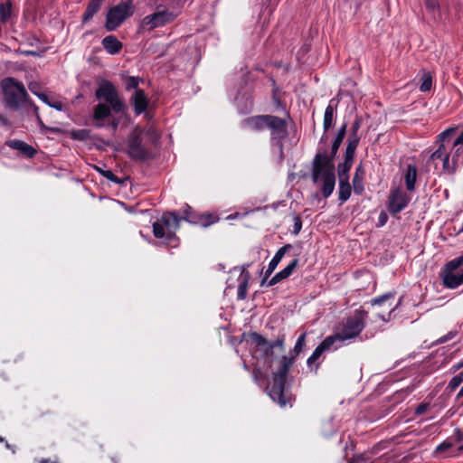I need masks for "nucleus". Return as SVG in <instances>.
Returning <instances> with one entry per match:
<instances>
[{
    "label": "nucleus",
    "instance_id": "obj_49",
    "mask_svg": "<svg viewBox=\"0 0 463 463\" xmlns=\"http://www.w3.org/2000/svg\"><path fill=\"white\" fill-rule=\"evenodd\" d=\"M254 214H255V210H252L250 212H247V213H236L235 214H230L227 217V219H236V218L246 219V218L250 217L251 215H254Z\"/></svg>",
    "mask_w": 463,
    "mask_h": 463
},
{
    "label": "nucleus",
    "instance_id": "obj_5",
    "mask_svg": "<svg viewBox=\"0 0 463 463\" xmlns=\"http://www.w3.org/2000/svg\"><path fill=\"white\" fill-rule=\"evenodd\" d=\"M367 317V311L360 307L346 317L339 332L329 335V337L334 338L335 345L334 349H338L345 344L353 342L364 328Z\"/></svg>",
    "mask_w": 463,
    "mask_h": 463
},
{
    "label": "nucleus",
    "instance_id": "obj_43",
    "mask_svg": "<svg viewBox=\"0 0 463 463\" xmlns=\"http://www.w3.org/2000/svg\"><path fill=\"white\" fill-rule=\"evenodd\" d=\"M100 174L114 184H122V181L110 170H99Z\"/></svg>",
    "mask_w": 463,
    "mask_h": 463
},
{
    "label": "nucleus",
    "instance_id": "obj_8",
    "mask_svg": "<svg viewBox=\"0 0 463 463\" xmlns=\"http://www.w3.org/2000/svg\"><path fill=\"white\" fill-rule=\"evenodd\" d=\"M453 131L452 128H448L438 136V148L430 156V160H440L442 162V170L449 175L454 174L457 169L450 159V153L449 152L450 137Z\"/></svg>",
    "mask_w": 463,
    "mask_h": 463
},
{
    "label": "nucleus",
    "instance_id": "obj_52",
    "mask_svg": "<svg viewBox=\"0 0 463 463\" xmlns=\"http://www.w3.org/2000/svg\"><path fill=\"white\" fill-rule=\"evenodd\" d=\"M360 461H364V463H373V460H370L364 455H359L357 457L353 458L348 463H360Z\"/></svg>",
    "mask_w": 463,
    "mask_h": 463
},
{
    "label": "nucleus",
    "instance_id": "obj_3",
    "mask_svg": "<svg viewBox=\"0 0 463 463\" xmlns=\"http://www.w3.org/2000/svg\"><path fill=\"white\" fill-rule=\"evenodd\" d=\"M275 113L262 114V129L269 133V142L274 153L278 155L279 162L284 158L283 141L288 136V123L290 117H279Z\"/></svg>",
    "mask_w": 463,
    "mask_h": 463
},
{
    "label": "nucleus",
    "instance_id": "obj_21",
    "mask_svg": "<svg viewBox=\"0 0 463 463\" xmlns=\"http://www.w3.org/2000/svg\"><path fill=\"white\" fill-rule=\"evenodd\" d=\"M365 170L362 163L356 168L353 177V188L355 194L361 195L364 191V179Z\"/></svg>",
    "mask_w": 463,
    "mask_h": 463
},
{
    "label": "nucleus",
    "instance_id": "obj_26",
    "mask_svg": "<svg viewBox=\"0 0 463 463\" xmlns=\"http://www.w3.org/2000/svg\"><path fill=\"white\" fill-rule=\"evenodd\" d=\"M417 180V168L415 165L409 164L406 168L404 175L405 185L408 191L411 192L415 190V184Z\"/></svg>",
    "mask_w": 463,
    "mask_h": 463
},
{
    "label": "nucleus",
    "instance_id": "obj_29",
    "mask_svg": "<svg viewBox=\"0 0 463 463\" xmlns=\"http://www.w3.org/2000/svg\"><path fill=\"white\" fill-rule=\"evenodd\" d=\"M248 280H249V274L245 272L244 270H241L239 273L238 277V291H237V298L238 299H245L247 295V289H248Z\"/></svg>",
    "mask_w": 463,
    "mask_h": 463
},
{
    "label": "nucleus",
    "instance_id": "obj_16",
    "mask_svg": "<svg viewBox=\"0 0 463 463\" xmlns=\"http://www.w3.org/2000/svg\"><path fill=\"white\" fill-rule=\"evenodd\" d=\"M129 102L133 107L135 114L137 116L144 113L149 105V99L144 90H137L134 91L130 97Z\"/></svg>",
    "mask_w": 463,
    "mask_h": 463
},
{
    "label": "nucleus",
    "instance_id": "obj_40",
    "mask_svg": "<svg viewBox=\"0 0 463 463\" xmlns=\"http://www.w3.org/2000/svg\"><path fill=\"white\" fill-rule=\"evenodd\" d=\"M142 81H143V80L139 77L129 76L126 79L125 88L127 90H135V91H136L137 90H140L138 88V85Z\"/></svg>",
    "mask_w": 463,
    "mask_h": 463
},
{
    "label": "nucleus",
    "instance_id": "obj_51",
    "mask_svg": "<svg viewBox=\"0 0 463 463\" xmlns=\"http://www.w3.org/2000/svg\"><path fill=\"white\" fill-rule=\"evenodd\" d=\"M347 123L345 122L337 130V133L335 135V137H337V138H340V139H343L345 138V135H346V129H347Z\"/></svg>",
    "mask_w": 463,
    "mask_h": 463
},
{
    "label": "nucleus",
    "instance_id": "obj_30",
    "mask_svg": "<svg viewBox=\"0 0 463 463\" xmlns=\"http://www.w3.org/2000/svg\"><path fill=\"white\" fill-rule=\"evenodd\" d=\"M13 15V3L11 0L0 3V23L6 24Z\"/></svg>",
    "mask_w": 463,
    "mask_h": 463
},
{
    "label": "nucleus",
    "instance_id": "obj_22",
    "mask_svg": "<svg viewBox=\"0 0 463 463\" xmlns=\"http://www.w3.org/2000/svg\"><path fill=\"white\" fill-rule=\"evenodd\" d=\"M101 44L109 54L119 53L123 47L122 43L115 35L104 37Z\"/></svg>",
    "mask_w": 463,
    "mask_h": 463
},
{
    "label": "nucleus",
    "instance_id": "obj_44",
    "mask_svg": "<svg viewBox=\"0 0 463 463\" xmlns=\"http://www.w3.org/2000/svg\"><path fill=\"white\" fill-rule=\"evenodd\" d=\"M302 229V220L298 215L293 217V228L291 230V233L294 235H298Z\"/></svg>",
    "mask_w": 463,
    "mask_h": 463
},
{
    "label": "nucleus",
    "instance_id": "obj_38",
    "mask_svg": "<svg viewBox=\"0 0 463 463\" xmlns=\"http://www.w3.org/2000/svg\"><path fill=\"white\" fill-rule=\"evenodd\" d=\"M463 265V256L455 258L447 262L441 271L454 272L457 269Z\"/></svg>",
    "mask_w": 463,
    "mask_h": 463
},
{
    "label": "nucleus",
    "instance_id": "obj_62",
    "mask_svg": "<svg viewBox=\"0 0 463 463\" xmlns=\"http://www.w3.org/2000/svg\"><path fill=\"white\" fill-rule=\"evenodd\" d=\"M462 367H463V361H462V362L458 363L457 364H455V365L453 366L454 371H457V370H458V369H460V368H462Z\"/></svg>",
    "mask_w": 463,
    "mask_h": 463
},
{
    "label": "nucleus",
    "instance_id": "obj_55",
    "mask_svg": "<svg viewBox=\"0 0 463 463\" xmlns=\"http://www.w3.org/2000/svg\"><path fill=\"white\" fill-rule=\"evenodd\" d=\"M328 139L327 132H323V135L321 136L319 142H318V149L322 148V145H326Z\"/></svg>",
    "mask_w": 463,
    "mask_h": 463
},
{
    "label": "nucleus",
    "instance_id": "obj_4",
    "mask_svg": "<svg viewBox=\"0 0 463 463\" xmlns=\"http://www.w3.org/2000/svg\"><path fill=\"white\" fill-rule=\"evenodd\" d=\"M181 221L194 222L189 216L180 217L175 212H166L160 219L153 223V233L157 239H164L165 245L175 248L178 245L179 239L176 232L180 228Z\"/></svg>",
    "mask_w": 463,
    "mask_h": 463
},
{
    "label": "nucleus",
    "instance_id": "obj_58",
    "mask_svg": "<svg viewBox=\"0 0 463 463\" xmlns=\"http://www.w3.org/2000/svg\"><path fill=\"white\" fill-rule=\"evenodd\" d=\"M33 107V112L36 116L37 120H40L39 108L30 99L29 100Z\"/></svg>",
    "mask_w": 463,
    "mask_h": 463
},
{
    "label": "nucleus",
    "instance_id": "obj_53",
    "mask_svg": "<svg viewBox=\"0 0 463 463\" xmlns=\"http://www.w3.org/2000/svg\"><path fill=\"white\" fill-rule=\"evenodd\" d=\"M48 105L59 111H61L63 109V104L61 101L50 102L48 103Z\"/></svg>",
    "mask_w": 463,
    "mask_h": 463
},
{
    "label": "nucleus",
    "instance_id": "obj_6",
    "mask_svg": "<svg viewBox=\"0 0 463 463\" xmlns=\"http://www.w3.org/2000/svg\"><path fill=\"white\" fill-rule=\"evenodd\" d=\"M5 106L11 110L20 109L29 102L30 96L24 83L14 77H5L0 81Z\"/></svg>",
    "mask_w": 463,
    "mask_h": 463
},
{
    "label": "nucleus",
    "instance_id": "obj_54",
    "mask_svg": "<svg viewBox=\"0 0 463 463\" xmlns=\"http://www.w3.org/2000/svg\"><path fill=\"white\" fill-rule=\"evenodd\" d=\"M451 446H452V445H451V443H449V442H442V443H440V444L437 447L436 450H437V451H445V450H447L449 448H450Z\"/></svg>",
    "mask_w": 463,
    "mask_h": 463
},
{
    "label": "nucleus",
    "instance_id": "obj_24",
    "mask_svg": "<svg viewBox=\"0 0 463 463\" xmlns=\"http://www.w3.org/2000/svg\"><path fill=\"white\" fill-rule=\"evenodd\" d=\"M103 1L104 0H90L89 2L81 17L82 24H86L93 18V16L99 11Z\"/></svg>",
    "mask_w": 463,
    "mask_h": 463
},
{
    "label": "nucleus",
    "instance_id": "obj_59",
    "mask_svg": "<svg viewBox=\"0 0 463 463\" xmlns=\"http://www.w3.org/2000/svg\"><path fill=\"white\" fill-rule=\"evenodd\" d=\"M0 123L4 126L9 125L8 119L2 114H0Z\"/></svg>",
    "mask_w": 463,
    "mask_h": 463
},
{
    "label": "nucleus",
    "instance_id": "obj_41",
    "mask_svg": "<svg viewBox=\"0 0 463 463\" xmlns=\"http://www.w3.org/2000/svg\"><path fill=\"white\" fill-rule=\"evenodd\" d=\"M394 296H395V293H392V292L385 293L382 296L372 298L370 300V304L372 306H376V305L381 306V305H383L384 303H386L387 301H389L390 299H393Z\"/></svg>",
    "mask_w": 463,
    "mask_h": 463
},
{
    "label": "nucleus",
    "instance_id": "obj_19",
    "mask_svg": "<svg viewBox=\"0 0 463 463\" xmlns=\"http://www.w3.org/2000/svg\"><path fill=\"white\" fill-rule=\"evenodd\" d=\"M6 146L18 150L27 158H33L37 153L36 149H34L31 145L18 139H12L6 141Z\"/></svg>",
    "mask_w": 463,
    "mask_h": 463
},
{
    "label": "nucleus",
    "instance_id": "obj_28",
    "mask_svg": "<svg viewBox=\"0 0 463 463\" xmlns=\"http://www.w3.org/2000/svg\"><path fill=\"white\" fill-rule=\"evenodd\" d=\"M352 187L349 180H339L338 201L340 204L345 203L351 196Z\"/></svg>",
    "mask_w": 463,
    "mask_h": 463
},
{
    "label": "nucleus",
    "instance_id": "obj_33",
    "mask_svg": "<svg viewBox=\"0 0 463 463\" xmlns=\"http://www.w3.org/2000/svg\"><path fill=\"white\" fill-rule=\"evenodd\" d=\"M186 0H151L153 5H165L168 10L181 9L183 8Z\"/></svg>",
    "mask_w": 463,
    "mask_h": 463
},
{
    "label": "nucleus",
    "instance_id": "obj_7",
    "mask_svg": "<svg viewBox=\"0 0 463 463\" xmlns=\"http://www.w3.org/2000/svg\"><path fill=\"white\" fill-rule=\"evenodd\" d=\"M241 343H245L249 348L250 356L243 359L244 368L252 372L254 382L259 384L260 381V366L259 364L260 359V334L242 333Z\"/></svg>",
    "mask_w": 463,
    "mask_h": 463
},
{
    "label": "nucleus",
    "instance_id": "obj_39",
    "mask_svg": "<svg viewBox=\"0 0 463 463\" xmlns=\"http://www.w3.org/2000/svg\"><path fill=\"white\" fill-rule=\"evenodd\" d=\"M217 221H218V218L216 216H214L213 214L204 213L199 217V220L197 222L194 221V223L197 222L203 227H207L211 224H213Z\"/></svg>",
    "mask_w": 463,
    "mask_h": 463
},
{
    "label": "nucleus",
    "instance_id": "obj_48",
    "mask_svg": "<svg viewBox=\"0 0 463 463\" xmlns=\"http://www.w3.org/2000/svg\"><path fill=\"white\" fill-rule=\"evenodd\" d=\"M401 302H402V298H400V300H399L398 304H397L394 307H391L392 305H391V304H389L388 308H389L390 310H389V312H388L387 317H386L385 315H383V314H380V313H379V314L377 315V316H378V317H379L381 320L384 321V322L389 321V320H390V317H391L392 313V312L394 311V309H395V308H396V307L401 304Z\"/></svg>",
    "mask_w": 463,
    "mask_h": 463
},
{
    "label": "nucleus",
    "instance_id": "obj_63",
    "mask_svg": "<svg viewBox=\"0 0 463 463\" xmlns=\"http://www.w3.org/2000/svg\"><path fill=\"white\" fill-rule=\"evenodd\" d=\"M451 337H452V336H450V334H449V335H446V336H444V337H441V338L439 339V342H440V343H445L448 339H450Z\"/></svg>",
    "mask_w": 463,
    "mask_h": 463
},
{
    "label": "nucleus",
    "instance_id": "obj_36",
    "mask_svg": "<svg viewBox=\"0 0 463 463\" xmlns=\"http://www.w3.org/2000/svg\"><path fill=\"white\" fill-rule=\"evenodd\" d=\"M432 88V76L430 72H423L420 78V85L419 87L421 92L430 91Z\"/></svg>",
    "mask_w": 463,
    "mask_h": 463
},
{
    "label": "nucleus",
    "instance_id": "obj_60",
    "mask_svg": "<svg viewBox=\"0 0 463 463\" xmlns=\"http://www.w3.org/2000/svg\"><path fill=\"white\" fill-rule=\"evenodd\" d=\"M109 126L113 128V129H117L118 127V121L116 119V118H113L110 123H109Z\"/></svg>",
    "mask_w": 463,
    "mask_h": 463
},
{
    "label": "nucleus",
    "instance_id": "obj_25",
    "mask_svg": "<svg viewBox=\"0 0 463 463\" xmlns=\"http://www.w3.org/2000/svg\"><path fill=\"white\" fill-rule=\"evenodd\" d=\"M440 275L442 278L443 285L448 288H456L463 284L460 274H455L453 271H441Z\"/></svg>",
    "mask_w": 463,
    "mask_h": 463
},
{
    "label": "nucleus",
    "instance_id": "obj_27",
    "mask_svg": "<svg viewBox=\"0 0 463 463\" xmlns=\"http://www.w3.org/2000/svg\"><path fill=\"white\" fill-rule=\"evenodd\" d=\"M354 158L345 156V160L337 165L339 180H349V172L352 168Z\"/></svg>",
    "mask_w": 463,
    "mask_h": 463
},
{
    "label": "nucleus",
    "instance_id": "obj_32",
    "mask_svg": "<svg viewBox=\"0 0 463 463\" xmlns=\"http://www.w3.org/2000/svg\"><path fill=\"white\" fill-rule=\"evenodd\" d=\"M360 137L358 136H351L348 137L347 145L345 147V156L354 157L355 156V150L359 145Z\"/></svg>",
    "mask_w": 463,
    "mask_h": 463
},
{
    "label": "nucleus",
    "instance_id": "obj_45",
    "mask_svg": "<svg viewBox=\"0 0 463 463\" xmlns=\"http://www.w3.org/2000/svg\"><path fill=\"white\" fill-rule=\"evenodd\" d=\"M89 134H90V130L80 129L78 131L73 132L72 138L82 141V140H85L89 137Z\"/></svg>",
    "mask_w": 463,
    "mask_h": 463
},
{
    "label": "nucleus",
    "instance_id": "obj_50",
    "mask_svg": "<svg viewBox=\"0 0 463 463\" xmlns=\"http://www.w3.org/2000/svg\"><path fill=\"white\" fill-rule=\"evenodd\" d=\"M430 407V403L429 402H421L420 403L416 409H415V415H421L423 414L427 410L428 408Z\"/></svg>",
    "mask_w": 463,
    "mask_h": 463
},
{
    "label": "nucleus",
    "instance_id": "obj_9",
    "mask_svg": "<svg viewBox=\"0 0 463 463\" xmlns=\"http://www.w3.org/2000/svg\"><path fill=\"white\" fill-rule=\"evenodd\" d=\"M343 142V139L335 137L331 146L330 154H326V150L319 148L312 161V181L314 184L318 183V179L326 166L334 165V159Z\"/></svg>",
    "mask_w": 463,
    "mask_h": 463
},
{
    "label": "nucleus",
    "instance_id": "obj_56",
    "mask_svg": "<svg viewBox=\"0 0 463 463\" xmlns=\"http://www.w3.org/2000/svg\"><path fill=\"white\" fill-rule=\"evenodd\" d=\"M463 144V131L459 134V136L456 138L454 142H451V145L454 146H458Z\"/></svg>",
    "mask_w": 463,
    "mask_h": 463
},
{
    "label": "nucleus",
    "instance_id": "obj_10",
    "mask_svg": "<svg viewBox=\"0 0 463 463\" xmlns=\"http://www.w3.org/2000/svg\"><path fill=\"white\" fill-rule=\"evenodd\" d=\"M156 11L145 16L141 21V27L144 30L152 31L157 27H162L175 21L179 12L168 10L165 5H154Z\"/></svg>",
    "mask_w": 463,
    "mask_h": 463
},
{
    "label": "nucleus",
    "instance_id": "obj_23",
    "mask_svg": "<svg viewBox=\"0 0 463 463\" xmlns=\"http://www.w3.org/2000/svg\"><path fill=\"white\" fill-rule=\"evenodd\" d=\"M333 102L334 99H331L325 109L323 119V130H325V132H327L332 128L335 119V110L337 104L335 103L333 105Z\"/></svg>",
    "mask_w": 463,
    "mask_h": 463
},
{
    "label": "nucleus",
    "instance_id": "obj_31",
    "mask_svg": "<svg viewBox=\"0 0 463 463\" xmlns=\"http://www.w3.org/2000/svg\"><path fill=\"white\" fill-rule=\"evenodd\" d=\"M449 152L450 153V159L456 168H458L460 165L463 164V147L462 146H454V145L450 144Z\"/></svg>",
    "mask_w": 463,
    "mask_h": 463
},
{
    "label": "nucleus",
    "instance_id": "obj_37",
    "mask_svg": "<svg viewBox=\"0 0 463 463\" xmlns=\"http://www.w3.org/2000/svg\"><path fill=\"white\" fill-rule=\"evenodd\" d=\"M242 126L248 129L259 130L260 128V116L245 118L242 122Z\"/></svg>",
    "mask_w": 463,
    "mask_h": 463
},
{
    "label": "nucleus",
    "instance_id": "obj_35",
    "mask_svg": "<svg viewBox=\"0 0 463 463\" xmlns=\"http://www.w3.org/2000/svg\"><path fill=\"white\" fill-rule=\"evenodd\" d=\"M237 106L241 114H247L252 109L253 100L250 97L237 98Z\"/></svg>",
    "mask_w": 463,
    "mask_h": 463
},
{
    "label": "nucleus",
    "instance_id": "obj_20",
    "mask_svg": "<svg viewBox=\"0 0 463 463\" xmlns=\"http://www.w3.org/2000/svg\"><path fill=\"white\" fill-rule=\"evenodd\" d=\"M291 248V245L287 244L283 247L279 248L278 251L275 253L272 260L269 261L268 269L265 272L264 278H262V286L266 284L267 279L270 276V274L274 271V269L277 268L278 264L280 262L286 252L288 249Z\"/></svg>",
    "mask_w": 463,
    "mask_h": 463
},
{
    "label": "nucleus",
    "instance_id": "obj_2",
    "mask_svg": "<svg viewBox=\"0 0 463 463\" xmlns=\"http://www.w3.org/2000/svg\"><path fill=\"white\" fill-rule=\"evenodd\" d=\"M95 97L99 102L92 109L91 118L93 126L100 128L105 126L104 120L109 118L112 112L115 114H127L128 109L123 98L120 96L115 85L109 80H102L97 90Z\"/></svg>",
    "mask_w": 463,
    "mask_h": 463
},
{
    "label": "nucleus",
    "instance_id": "obj_57",
    "mask_svg": "<svg viewBox=\"0 0 463 463\" xmlns=\"http://www.w3.org/2000/svg\"><path fill=\"white\" fill-rule=\"evenodd\" d=\"M37 96L39 97V99L41 100H43L44 103H46L48 105V103H50L51 101L49 100V98L46 94L44 93H38Z\"/></svg>",
    "mask_w": 463,
    "mask_h": 463
},
{
    "label": "nucleus",
    "instance_id": "obj_1",
    "mask_svg": "<svg viewBox=\"0 0 463 463\" xmlns=\"http://www.w3.org/2000/svg\"><path fill=\"white\" fill-rule=\"evenodd\" d=\"M286 335L281 327L268 324L262 335V358L272 367V381L267 387L268 395L279 407H292L295 396L286 388L289 368L303 351L306 345V333L301 334L288 354L285 351Z\"/></svg>",
    "mask_w": 463,
    "mask_h": 463
},
{
    "label": "nucleus",
    "instance_id": "obj_12",
    "mask_svg": "<svg viewBox=\"0 0 463 463\" xmlns=\"http://www.w3.org/2000/svg\"><path fill=\"white\" fill-rule=\"evenodd\" d=\"M134 14V7L129 4H118L111 7L106 17L105 28L109 32L115 31L120 24Z\"/></svg>",
    "mask_w": 463,
    "mask_h": 463
},
{
    "label": "nucleus",
    "instance_id": "obj_46",
    "mask_svg": "<svg viewBox=\"0 0 463 463\" xmlns=\"http://www.w3.org/2000/svg\"><path fill=\"white\" fill-rule=\"evenodd\" d=\"M362 119L359 118H356L354 123L352 124L350 134L351 136H358V130L361 128Z\"/></svg>",
    "mask_w": 463,
    "mask_h": 463
},
{
    "label": "nucleus",
    "instance_id": "obj_17",
    "mask_svg": "<svg viewBox=\"0 0 463 463\" xmlns=\"http://www.w3.org/2000/svg\"><path fill=\"white\" fill-rule=\"evenodd\" d=\"M335 346L334 338L326 336L313 351L312 354L307 358V364L309 367L315 364L319 357L326 351L335 350Z\"/></svg>",
    "mask_w": 463,
    "mask_h": 463
},
{
    "label": "nucleus",
    "instance_id": "obj_42",
    "mask_svg": "<svg viewBox=\"0 0 463 463\" xmlns=\"http://www.w3.org/2000/svg\"><path fill=\"white\" fill-rule=\"evenodd\" d=\"M463 383V372L453 376L448 383L447 389L454 392Z\"/></svg>",
    "mask_w": 463,
    "mask_h": 463
},
{
    "label": "nucleus",
    "instance_id": "obj_34",
    "mask_svg": "<svg viewBox=\"0 0 463 463\" xmlns=\"http://www.w3.org/2000/svg\"><path fill=\"white\" fill-rule=\"evenodd\" d=\"M425 7L428 13L432 14L434 20L440 19V5L438 0H425Z\"/></svg>",
    "mask_w": 463,
    "mask_h": 463
},
{
    "label": "nucleus",
    "instance_id": "obj_13",
    "mask_svg": "<svg viewBox=\"0 0 463 463\" xmlns=\"http://www.w3.org/2000/svg\"><path fill=\"white\" fill-rule=\"evenodd\" d=\"M127 154L136 161H146L152 158L151 151L143 144L141 131L136 130L128 137Z\"/></svg>",
    "mask_w": 463,
    "mask_h": 463
},
{
    "label": "nucleus",
    "instance_id": "obj_14",
    "mask_svg": "<svg viewBox=\"0 0 463 463\" xmlns=\"http://www.w3.org/2000/svg\"><path fill=\"white\" fill-rule=\"evenodd\" d=\"M410 202L411 196L400 187H396L391 190L388 196V210L392 215H396L402 212Z\"/></svg>",
    "mask_w": 463,
    "mask_h": 463
},
{
    "label": "nucleus",
    "instance_id": "obj_64",
    "mask_svg": "<svg viewBox=\"0 0 463 463\" xmlns=\"http://www.w3.org/2000/svg\"><path fill=\"white\" fill-rule=\"evenodd\" d=\"M460 397H463V386L460 388L459 392H458L456 399L458 400Z\"/></svg>",
    "mask_w": 463,
    "mask_h": 463
},
{
    "label": "nucleus",
    "instance_id": "obj_47",
    "mask_svg": "<svg viewBox=\"0 0 463 463\" xmlns=\"http://www.w3.org/2000/svg\"><path fill=\"white\" fill-rule=\"evenodd\" d=\"M388 222V214L385 211H381L378 216V222L376 223V227L380 228L384 226Z\"/></svg>",
    "mask_w": 463,
    "mask_h": 463
},
{
    "label": "nucleus",
    "instance_id": "obj_11",
    "mask_svg": "<svg viewBox=\"0 0 463 463\" xmlns=\"http://www.w3.org/2000/svg\"><path fill=\"white\" fill-rule=\"evenodd\" d=\"M270 90L265 102V111L268 113H282L289 118V111L287 109V103L283 99L284 92L279 88L273 77H269Z\"/></svg>",
    "mask_w": 463,
    "mask_h": 463
},
{
    "label": "nucleus",
    "instance_id": "obj_61",
    "mask_svg": "<svg viewBox=\"0 0 463 463\" xmlns=\"http://www.w3.org/2000/svg\"><path fill=\"white\" fill-rule=\"evenodd\" d=\"M40 463H59L58 461L51 460L49 458H42Z\"/></svg>",
    "mask_w": 463,
    "mask_h": 463
},
{
    "label": "nucleus",
    "instance_id": "obj_15",
    "mask_svg": "<svg viewBox=\"0 0 463 463\" xmlns=\"http://www.w3.org/2000/svg\"><path fill=\"white\" fill-rule=\"evenodd\" d=\"M320 179L323 182L320 188L321 194L324 198H328L333 194L335 185V165L325 167L318 181Z\"/></svg>",
    "mask_w": 463,
    "mask_h": 463
},
{
    "label": "nucleus",
    "instance_id": "obj_18",
    "mask_svg": "<svg viewBox=\"0 0 463 463\" xmlns=\"http://www.w3.org/2000/svg\"><path fill=\"white\" fill-rule=\"evenodd\" d=\"M298 263V259L295 258L293 259L289 264L283 269L281 271L276 273L267 283V286L271 287L276 285L277 283L282 281L283 279H286L288 278L294 269H296L297 265Z\"/></svg>",
    "mask_w": 463,
    "mask_h": 463
}]
</instances>
